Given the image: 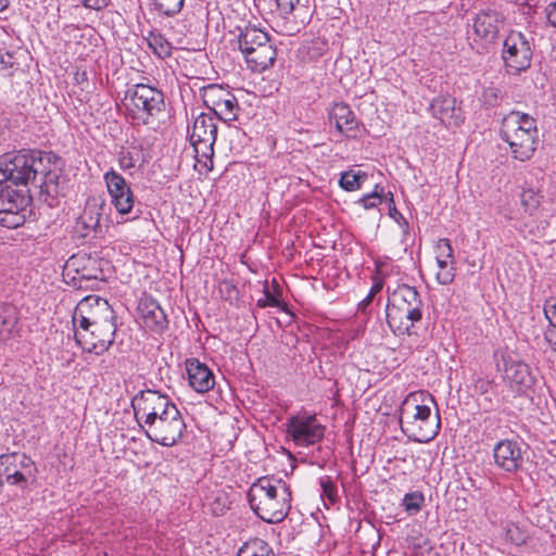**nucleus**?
<instances>
[{
	"label": "nucleus",
	"mask_w": 556,
	"mask_h": 556,
	"mask_svg": "<svg viewBox=\"0 0 556 556\" xmlns=\"http://www.w3.org/2000/svg\"><path fill=\"white\" fill-rule=\"evenodd\" d=\"M131 407L138 426L152 442L173 446L181 439L186 424L167 395L142 390L131 399Z\"/></svg>",
	"instance_id": "f257e3e1"
},
{
	"label": "nucleus",
	"mask_w": 556,
	"mask_h": 556,
	"mask_svg": "<svg viewBox=\"0 0 556 556\" xmlns=\"http://www.w3.org/2000/svg\"><path fill=\"white\" fill-rule=\"evenodd\" d=\"M437 406L429 392L410 393L400 409V426L406 437L418 443L433 440L441 428L439 410L432 415L431 406Z\"/></svg>",
	"instance_id": "f03ea898"
},
{
	"label": "nucleus",
	"mask_w": 556,
	"mask_h": 556,
	"mask_svg": "<svg viewBox=\"0 0 556 556\" xmlns=\"http://www.w3.org/2000/svg\"><path fill=\"white\" fill-rule=\"evenodd\" d=\"M291 498L289 485L274 477L258 478L248 492L250 507L267 523H278L288 516Z\"/></svg>",
	"instance_id": "7ed1b4c3"
},
{
	"label": "nucleus",
	"mask_w": 556,
	"mask_h": 556,
	"mask_svg": "<svg viewBox=\"0 0 556 556\" xmlns=\"http://www.w3.org/2000/svg\"><path fill=\"white\" fill-rule=\"evenodd\" d=\"M422 301L415 287L399 286L388 298L387 323L396 336H412L415 324L422 318Z\"/></svg>",
	"instance_id": "20e7f679"
},
{
	"label": "nucleus",
	"mask_w": 556,
	"mask_h": 556,
	"mask_svg": "<svg viewBox=\"0 0 556 556\" xmlns=\"http://www.w3.org/2000/svg\"><path fill=\"white\" fill-rule=\"evenodd\" d=\"M45 152L40 150H21L17 153H5L0 156V188H5L17 194H23L29 199L23 190L11 188L8 182L13 185L27 186L34 185L35 178L43 170Z\"/></svg>",
	"instance_id": "39448f33"
},
{
	"label": "nucleus",
	"mask_w": 556,
	"mask_h": 556,
	"mask_svg": "<svg viewBox=\"0 0 556 556\" xmlns=\"http://www.w3.org/2000/svg\"><path fill=\"white\" fill-rule=\"evenodd\" d=\"M538 136L536 121L529 114L514 111L504 118L501 137L516 160L523 162L532 157Z\"/></svg>",
	"instance_id": "423d86ee"
},
{
	"label": "nucleus",
	"mask_w": 556,
	"mask_h": 556,
	"mask_svg": "<svg viewBox=\"0 0 556 556\" xmlns=\"http://www.w3.org/2000/svg\"><path fill=\"white\" fill-rule=\"evenodd\" d=\"M123 103L127 115L138 125L153 124L165 111L163 92L146 84L129 88Z\"/></svg>",
	"instance_id": "0eeeda50"
},
{
	"label": "nucleus",
	"mask_w": 556,
	"mask_h": 556,
	"mask_svg": "<svg viewBox=\"0 0 556 556\" xmlns=\"http://www.w3.org/2000/svg\"><path fill=\"white\" fill-rule=\"evenodd\" d=\"M217 138V125L214 118L205 113L198 115L189 135L190 143L198 163L207 170L213 169L214 143Z\"/></svg>",
	"instance_id": "6e6552de"
},
{
	"label": "nucleus",
	"mask_w": 556,
	"mask_h": 556,
	"mask_svg": "<svg viewBox=\"0 0 556 556\" xmlns=\"http://www.w3.org/2000/svg\"><path fill=\"white\" fill-rule=\"evenodd\" d=\"M116 316L108 300L100 296H87L75 308L73 324L88 332L89 326L115 323Z\"/></svg>",
	"instance_id": "1a4fd4ad"
},
{
	"label": "nucleus",
	"mask_w": 556,
	"mask_h": 556,
	"mask_svg": "<svg viewBox=\"0 0 556 556\" xmlns=\"http://www.w3.org/2000/svg\"><path fill=\"white\" fill-rule=\"evenodd\" d=\"M502 59L509 74H518L531 65L532 48L520 31L511 30L503 41Z\"/></svg>",
	"instance_id": "9d476101"
},
{
	"label": "nucleus",
	"mask_w": 556,
	"mask_h": 556,
	"mask_svg": "<svg viewBox=\"0 0 556 556\" xmlns=\"http://www.w3.org/2000/svg\"><path fill=\"white\" fill-rule=\"evenodd\" d=\"M500 356L497 367L503 370V378L509 387L518 393L530 390L535 382V377L529 365L513 351H501Z\"/></svg>",
	"instance_id": "9b49d317"
},
{
	"label": "nucleus",
	"mask_w": 556,
	"mask_h": 556,
	"mask_svg": "<svg viewBox=\"0 0 556 556\" xmlns=\"http://www.w3.org/2000/svg\"><path fill=\"white\" fill-rule=\"evenodd\" d=\"M202 99L207 109L222 121H236L240 110L237 98L219 85H210L202 89Z\"/></svg>",
	"instance_id": "f8f14e48"
},
{
	"label": "nucleus",
	"mask_w": 556,
	"mask_h": 556,
	"mask_svg": "<svg viewBox=\"0 0 556 556\" xmlns=\"http://www.w3.org/2000/svg\"><path fill=\"white\" fill-rule=\"evenodd\" d=\"M287 432L296 445L307 446L321 441L325 427L315 415L299 414L288 419Z\"/></svg>",
	"instance_id": "ddd939ff"
},
{
	"label": "nucleus",
	"mask_w": 556,
	"mask_h": 556,
	"mask_svg": "<svg viewBox=\"0 0 556 556\" xmlns=\"http://www.w3.org/2000/svg\"><path fill=\"white\" fill-rule=\"evenodd\" d=\"M116 330V323L89 326L88 332L76 327L75 340L84 350L101 355L113 344Z\"/></svg>",
	"instance_id": "4468645a"
},
{
	"label": "nucleus",
	"mask_w": 556,
	"mask_h": 556,
	"mask_svg": "<svg viewBox=\"0 0 556 556\" xmlns=\"http://www.w3.org/2000/svg\"><path fill=\"white\" fill-rule=\"evenodd\" d=\"M29 199L11 190L0 188V226L14 229L25 223V210Z\"/></svg>",
	"instance_id": "2eb2a0df"
},
{
	"label": "nucleus",
	"mask_w": 556,
	"mask_h": 556,
	"mask_svg": "<svg viewBox=\"0 0 556 556\" xmlns=\"http://www.w3.org/2000/svg\"><path fill=\"white\" fill-rule=\"evenodd\" d=\"M43 170L37 175L34 187L39 189L41 195L58 197L61 192L60 178L62 173V160L53 152H45Z\"/></svg>",
	"instance_id": "dca6fc26"
},
{
	"label": "nucleus",
	"mask_w": 556,
	"mask_h": 556,
	"mask_svg": "<svg viewBox=\"0 0 556 556\" xmlns=\"http://www.w3.org/2000/svg\"><path fill=\"white\" fill-rule=\"evenodd\" d=\"M504 24V16L495 10L481 11L472 18L473 31L484 43L495 42Z\"/></svg>",
	"instance_id": "f3484780"
},
{
	"label": "nucleus",
	"mask_w": 556,
	"mask_h": 556,
	"mask_svg": "<svg viewBox=\"0 0 556 556\" xmlns=\"http://www.w3.org/2000/svg\"><path fill=\"white\" fill-rule=\"evenodd\" d=\"M495 464L507 472L517 471L522 465L521 451L516 441L503 440L493 448Z\"/></svg>",
	"instance_id": "a211bd4d"
},
{
	"label": "nucleus",
	"mask_w": 556,
	"mask_h": 556,
	"mask_svg": "<svg viewBox=\"0 0 556 556\" xmlns=\"http://www.w3.org/2000/svg\"><path fill=\"white\" fill-rule=\"evenodd\" d=\"M329 119L331 123L334 122V126L340 134L349 138H355L359 131V123L355 114L343 102L333 104L329 110Z\"/></svg>",
	"instance_id": "6ab92c4d"
},
{
	"label": "nucleus",
	"mask_w": 556,
	"mask_h": 556,
	"mask_svg": "<svg viewBox=\"0 0 556 556\" xmlns=\"http://www.w3.org/2000/svg\"><path fill=\"white\" fill-rule=\"evenodd\" d=\"M186 369L189 384L199 393H205L213 389L215 378L212 370L200 361L192 358L187 361Z\"/></svg>",
	"instance_id": "aec40b11"
},
{
	"label": "nucleus",
	"mask_w": 556,
	"mask_h": 556,
	"mask_svg": "<svg viewBox=\"0 0 556 556\" xmlns=\"http://www.w3.org/2000/svg\"><path fill=\"white\" fill-rule=\"evenodd\" d=\"M139 312L147 328L160 333L168 327V319L161 305L153 299H146L139 303Z\"/></svg>",
	"instance_id": "412c9836"
},
{
	"label": "nucleus",
	"mask_w": 556,
	"mask_h": 556,
	"mask_svg": "<svg viewBox=\"0 0 556 556\" xmlns=\"http://www.w3.org/2000/svg\"><path fill=\"white\" fill-rule=\"evenodd\" d=\"M242 55L244 56L249 68L254 72H263L274 65L277 58V51L274 45L268 41L258 48L250 49L242 53Z\"/></svg>",
	"instance_id": "4be33fe9"
},
{
	"label": "nucleus",
	"mask_w": 556,
	"mask_h": 556,
	"mask_svg": "<svg viewBox=\"0 0 556 556\" xmlns=\"http://www.w3.org/2000/svg\"><path fill=\"white\" fill-rule=\"evenodd\" d=\"M238 30L239 34L236 42L241 53H244L253 48H258L262 45L270 41L267 33L253 25L249 24L243 28L238 27Z\"/></svg>",
	"instance_id": "5701e85b"
},
{
	"label": "nucleus",
	"mask_w": 556,
	"mask_h": 556,
	"mask_svg": "<svg viewBox=\"0 0 556 556\" xmlns=\"http://www.w3.org/2000/svg\"><path fill=\"white\" fill-rule=\"evenodd\" d=\"M430 110L433 117L440 119L443 124L457 123L459 118V110L455 108V99L450 97H438L432 100Z\"/></svg>",
	"instance_id": "b1692460"
},
{
	"label": "nucleus",
	"mask_w": 556,
	"mask_h": 556,
	"mask_svg": "<svg viewBox=\"0 0 556 556\" xmlns=\"http://www.w3.org/2000/svg\"><path fill=\"white\" fill-rule=\"evenodd\" d=\"M98 261L89 255H73L68 261V267L80 276L81 279H101L102 270L97 266Z\"/></svg>",
	"instance_id": "393cba45"
},
{
	"label": "nucleus",
	"mask_w": 556,
	"mask_h": 556,
	"mask_svg": "<svg viewBox=\"0 0 556 556\" xmlns=\"http://www.w3.org/2000/svg\"><path fill=\"white\" fill-rule=\"evenodd\" d=\"M17 323L16 308L11 304H0V343L5 342Z\"/></svg>",
	"instance_id": "a878e982"
},
{
	"label": "nucleus",
	"mask_w": 556,
	"mask_h": 556,
	"mask_svg": "<svg viewBox=\"0 0 556 556\" xmlns=\"http://www.w3.org/2000/svg\"><path fill=\"white\" fill-rule=\"evenodd\" d=\"M277 9L283 17L294 15L301 17V24H305L308 10L305 5L300 4V0H276Z\"/></svg>",
	"instance_id": "bb28decb"
},
{
	"label": "nucleus",
	"mask_w": 556,
	"mask_h": 556,
	"mask_svg": "<svg viewBox=\"0 0 556 556\" xmlns=\"http://www.w3.org/2000/svg\"><path fill=\"white\" fill-rule=\"evenodd\" d=\"M148 46L152 51L161 59L170 56L172 45L168 40L159 31H150L146 37Z\"/></svg>",
	"instance_id": "cd10ccee"
},
{
	"label": "nucleus",
	"mask_w": 556,
	"mask_h": 556,
	"mask_svg": "<svg viewBox=\"0 0 556 556\" xmlns=\"http://www.w3.org/2000/svg\"><path fill=\"white\" fill-rule=\"evenodd\" d=\"M104 180L112 199L117 195H123L131 190L125 178L115 170L105 173Z\"/></svg>",
	"instance_id": "c85d7f7f"
},
{
	"label": "nucleus",
	"mask_w": 556,
	"mask_h": 556,
	"mask_svg": "<svg viewBox=\"0 0 556 556\" xmlns=\"http://www.w3.org/2000/svg\"><path fill=\"white\" fill-rule=\"evenodd\" d=\"M5 481L11 485H16L21 490H25L29 485V481L35 478V473L30 471H22L20 469H11L8 465L4 469Z\"/></svg>",
	"instance_id": "c756f323"
},
{
	"label": "nucleus",
	"mask_w": 556,
	"mask_h": 556,
	"mask_svg": "<svg viewBox=\"0 0 556 556\" xmlns=\"http://www.w3.org/2000/svg\"><path fill=\"white\" fill-rule=\"evenodd\" d=\"M366 179V173L348 170L341 175L339 185L345 191H354L361 189Z\"/></svg>",
	"instance_id": "7c9ffc66"
},
{
	"label": "nucleus",
	"mask_w": 556,
	"mask_h": 556,
	"mask_svg": "<svg viewBox=\"0 0 556 556\" xmlns=\"http://www.w3.org/2000/svg\"><path fill=\"white\" fill-rule=\"evenodd\" d=\"M542 197L532 189L523 190L520 195L521 205L529 216H539Z\"/></svg>",
	"instance_id": "2f4dec72"
},
{
	"label": "nucleus",
	"mask_w": 556,
	"mask_h": 556,
	"mask_svg": "<svg viewBox=\"0 0 556 556\" xmlns=\"http://www.w3.org/2000/svg\"><path fill=\"white\" fill-rule=\"evenodd\" d=\"M244 554L274 556L271 547L262 539H254L240 548L238 556H243Z\"/></svg>",
	"instance_id": "473e14b6"
},
{
	"label": "nucleus",
	"mask_w": 556,
	"mask_h": 556,
	"mask_svg": "<svg viewBox=\"0 0 556 556\" xmlns=\"http://www.w3.org/2000/svg\"><path fill=\"white\" fill-rule=\"evenodd\" d=\"M155 9L165 16H175L184 8L185 0H153Z\"/></svg>",
	"instance_id": "72a5a7b5"
},
{
	"label": "nucleus",
	"mask_w": 556,
	"mask_h": 556,
	"mask_svg": "<svg viewBox=\"0 0 556 556\" xmlns=\"http://www.w3.org/2000/svg\"><path fill=\"white\" fill-rule=\"evenodd\" d=\"M438 250L440 251V254L437 257L438 266L440 267V270L445 269L448 264V260L451 263H454V254L451 241L448 239H440L438 243Z\"/></svg>",
	"instance_id": "f704fd0d"
},
{
	"label": "nucleus",
	"mask_w": 556,
	"mask_h": 556,
	"mask_svg": "<svg viewBox=\"0 0 556 556\" xmlns=\"http://www.w3.org/2000/svg\"><path fill=\"white\" fill-rule=\"evenodd\" d=\"M112 203L119 214H129L131 212V208L134 207L132 191L130 190L129 192H126L123 195L114 197L112 199Z\"/></svg>",
	"instance_id": "c9c22d12"
},
{
	"label": "nucleus",
	"mask_w": 556,
	"mask_h": 556,
	"mask_svg": "<svg viewBox=\"0 0 556 556\" xmlns=\"http://www.w3.org/2000/svg\"><path fill=\"white\" fill-rule=\"evenodd\" d=\"M383 188H380L378 185L375 187V190L370 193L365 194L358 200V203L363 205L364 208L369 210L377 207L383 201Z\"/></svg>",
	"instance_id": "e433bc0d"
},
{
	"label": "nucleus",
	"mask_w": 556,
	"mask_h": 556,
	"mask_svg": "<svg viewBox=\"0 0 556 556\" xmlns=\"http://www.w3.org/2000/svg\"><path fill=\"white\" fill-rule=\"evenodd\" d=\"M425 498L419 492L407 493L403 498V506L409 514H416L420 510Z\"/></svg>",
	"instance_id": "4c0bfd02"
},
{
	"label": "nucleus",
	"mask_w": 556,
	"mask_h": 556,
	"mask_svg": "<svg viewBox=\"0 0 556 556\" xmlns=\"http://www.w3.org/2000/svg\"><path fill=\"white\" fill-rule=\"evenodd\" d=\"M319 484L321 488V496L327 497L331 504L336 503L338 501V491L332 479L329 476L321 477Z\"/></svg>",
	"instance_id": "58836bf2"
},
{
	"label": "nucleus",
	"mask_w": 556,
	"mask_h": 556,
	"mask_svg": "<svg viewBox=\"0 0 556 556\" xmlns=\"http://www.w3.org/2000/svg\"><path fill=\"white\" fill-rule=\"evenodd\" d=\"M16 63L17 62H16V52L15 51H7L4 49H0L1 70L13 68Z\"/></svg>",
	"instance_id": "ea45409f"
},
{
	"label": "nucleus",
	"mask_w": 556,
	"mask_h": 556,
	"mask_svg": "<svg viewBox=\"0 0 556 556\" xmlns=\"http://www.w3.org/2000/svg\"><path fill=\"white\" fill-rule=\"evenodd\" d=\"M280 302L278 300V298L276 295H274L267 287H265L264 289V298L263 299H260L257 301V305L260 307H267V306H270V307H277L279 306Z\"/></svg>",
	"instance_id": "a19ab883"
},
{
	"label": "nucleus",
	"mask_w": 556,
	"mask_h": 556,
	"mask_svg": "<svg viewBox=\"0 0 556 556\" xmlns=\"http://www.w3.org/2000/svg\"><path fill=\"white\" fill-rule=\"evenodd\" d=\"M498 93L500 91L493 87L484 89L482 94L484 104L489 106H495L498 102Z\"/></svg>",
	"instance_id": "79ce46f5"
},
{
	"label": "nucleus",
	"mask_w": 556,
	"mask_h": 556,
	"mask_svg": "<svg viewBox=\"0 0 556 556\" xmlns=\"http://www.w3.org/2000/svg\"><path fill=\"white\" fill-rule=\"evenodd\" d=\"M455 274L454 268L446 266L445 269H441L437 273V280L441 285H450L454 280Z\"/></svg>",
	"instance_id": "37998d69"
},
{
	"label": "nucleus",
	"mask_w": 556,
	"mask_h": 556,
	"mask_svg": "<svg viewBox=\"0 0 556 556\" xmlns=\"http://www.w3.org/2000/svg\"><path fill=\"white\" fill-rule=\"evenodd\" d=\"M382 290V282L378 281L375 282L368 293V295L359 303V308L365 311L366 307L371 303L372 299L377 293H379Z\"/></svg>",
	"instance_id": "c03bdc74"
},
{
	"label": "nucleus",
	"mask_w": 556,
	"mask_h": 556,
	"mask_svg": "<svg viewBox=\"0 0 556 556\" xmlns=\"http://www.w3.org/2000/svg\"><path fill=\"white\" fill-rule=\"evenodd\" d=\"M544 314L549 324L556 328V300L547 301L545 303Z\"/></svg>",
	"instance_id": "a18cd8bd"
},
{
	"label": "nucleus",
	"mask_w": 556,
	"mask_h": 556,
	"mask_svg": "<svg viewBox=\"0 0 556 556\" xmlns=\"http://www.w3.org/2000/svg\"><path fill=\"white\" fill-rule=\"evenodd\" d=\"M18 464H14V469H20L22 471H30L35 473L34 463L26 455L17 456Z\"/></svg>",
	"instance_id": "49530a36"
},
{
	"label": "nucleus",
	"mask_w": 556,
	"mask_h": 556,
	"mask_svg": "<svg viewBox=\"0 0 556 556\" xmlns=\"http://www.w3.org/2000/svg\"><path fill=\"white\" fill-rule=\"evenodd\" d=\"M80 2L87 9L100 11L108 8L111 0H80Z\"/></svg>",
	"instance_id": "de8ad7c7"
},
{
	"label": "nucleus",
	"mask_w": 556,
	"mask_h": 556,
	"mask_svg": "<svg viewBox=\"0 0 556 556\" xmlns=\"http://www.w3.org/2000/svg\"><path fill=\"white\" fill-rule=\"evenodd\" d=\"M118 162H119L121 168L124 170L134 168L136 166V161L132 157L130 152H122L119 155Z\"/></svg>",
	"instance_id": "09e8293b"
},
{
	"label": "nucleus",
	"mask_w": 556,
	"mask_h": 556,
	"mask_svg": "<svg viewBox=\"0 0 556 556\" xmlns=\"http://www.w3.org/2000/svg\"><path fill=\"white\" fill-rule=\"evenodd\" d=\"M388 197V206H389V215L390 217L394 218L397 220V218H401L403 219V223L406 227H408V223L406 222V219L402 216V214L396 210L395 205H394V200H393V194L391 192H389L387 194Z\"/></svg>",
	"instance_id": "8fccbe9b"
},
{
	"label": "nucleus",
	"mask_w": 556,
	"mask_h": 556,
	"mask_svg": "<svg viewBox=\"0 0 556 556\" xmlns=\"http://www.w3.org/2000/svg\"><path fill=\"white\" fill-rule=\"evenodd\" d=\"M99 216H100L99 214H97V216H92V215L88 216V213L85 211L84 215L81 216L83 224L85 225L86 228H96L100 225Z\"/></svg>",
	"instance_id": "3c124183"
},
{
	"label": "nucleus",
	"mask_w": 556,
	"mask_h": 556,
	"mask_svg": "<svg viewBox=\"0 0 556 556\" xmlns=\"http://www.w3.org/2000/svg\"><path fill=\"white\" fill-rule=\"evenodd\" d=\"M547 20L553 26L556 27V1L548 5Z\"/></svg>",
	"instance_id": "603ef678"
},
{
	"label": "nucleus",
	"mask_w": 556,
	"mask_h": 556,
	"mask_svg": "<svg viewBox=\"0 0 556 556\" xmlns=\"http://www.w3.org/2000/svg\"><path fill=\"white\" fill-rule=\"evenodd\" d=\"M491 387V382L486 380H479L476 383V389L480 391L481 393L488 392L489 388Z\"/></svg>",
	"instance_id": "864d4df0"
},
{
	"label": "nucleus",
	"mask_w": 556,
	"mask_h": 556,
	"mask_svg": "<svg viewBox=\"0 0 556 556\" xmlns=\"http://www.w3.org/2000/svg\"><path fill=\"white\" fill-rule=\"evenodd\" d=\"M11 459H13L14 462L17 460V455L16 454H12V455H2L0 457V462H1V465H4V464H9V465H13L12 462H10Z\"/></svg>",
	"instance_id": "5fc2aeb1"
},
{
	"label": "nucleus",
	"mask_w": 556,
	"mask_h": 556,
	"mask_svg": "<svg viewBox=\"0 0 556 556\" xmlns=\"http://www.w3.org/2000/svg\"><path fill=\"white\" fill-rule=\"evenodd\" d=\"M547 340L551 343L553 350L556 352V329L548 333Z\"/></svg>",
	"instance_id": "6e6d98bb"
},
{
	"label": "nucleus",
	"mask_w": 556,
	"mask_h": 556,
	"mask_svg": "<svg viewBox=\"0 0 556 556\" xmlns=\"http://www.w3.org/2000/svg\"><path fill=\"white\" fill-rule=\"evenodd\" d=\"M9 0H0V12L4 11L9 7Z\"/></svg>",
	"instance_id": "4d7b16f0"
}]
</instances>
